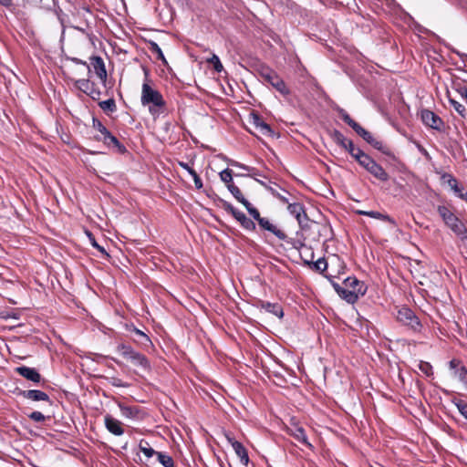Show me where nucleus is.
<instances>
[{"mask_svg":"<svg viewBox=\"0 0 467 467\" xmlns=\"http://www.w3.org/2000/svg\"><path fill=\"white\" fill-rule=\"evenodd\" d=\"M144 82L141 87L140 102L143 106H149L151 115L160 114L166 107L161 93L150 86V70L143 67Z\"/></svg>","mask_w":467,"mask_h":467,"instance_id":"obj_1","label":"nucleus"},{"mask_svg":"<svg viewBox=\"0 0 467 467\" xmlns=\"http://www.w3.org/2000/svg\"><path fill=\"white\" fill-rule=\"evenodd\" d=\"M116 351L133 366L143 371H150L151 366L149 358L144 354L136 351L130 345L119 343L116 347Z\"/></svg>","mask_w":467,"mask_h":467,"instance_id":"obj_2","label":"nucleus"},{"mask_svg":"<svg viewBox=\"0 0 467 467\" xmlns=\"http://www.w3.org/2000/svg\"><path fill=\"white\" fill-rule=\"evenodd\" d=\"M437 212L444 223L456 234L462 241H467V228L465 224L445 205H439Z\"/></svg>","mask_w":467,"mask_h":467,"instance_id":"obj_3","label":"nucleus"},{"mask_svg":"<svg viewBox=\"0 0 467 467\" xmlns=\"http://www.w3.org/2000/svg\"><path fill=\"white\" fill-rule=\"evenodd\" d=\"M258 74L265 83L271 85L278 92L284 96L290 94L289 88L286 87L283 78L273 69L266 66H261Z\"/></svg>","mask_w":467,"mask_h":467,"instance_id":"obj_4","label":"nucleus"},{"mask_svg":"<svg viewBox=\"0 0 467 467\" xmlns=\"http://www.w3.org/2000/svg\"><path fill=\"white\" fill-rule=\"evenodd\" d=\"M397 320L414 332H420L421 330L422 325L419 317L409 307H401L398 310Z\"/></svg>","mask_w":467,"mask_h":467,"instance_id":"obj_5","label":"nucleus"},{"mask_svg":"<svg viewBox=\"0 0 467 467\" xmlns=\"http://www.w3.org/2000/svg\"><path fill=\"white\" fill-rule=\"evenodd\" d=\"M223 208L229 213H231L236 221L240 223L243 228L248 231L255 230V223L253 220L248 218L243 212L235 209L230 202L221 200Z\"/></svg>","mask_w":467,"mask_h":467,"instance_id":"obj_6","label":"nucleus"},{"mask_svg":"<svg viewBox=\"0 0 467 467\" xmlns=\"http://www.w3.org/2000/svg\"><path fill=\"white\" fill-rule=\"evenodd\" d=\"M358 136H360L366 142H368L369 145H371L374 149L379 150L383 154L394 158V155L390 149L384 145V143L376 139L369 131L365 130L363 127L359 130V131L357 133Z\"/></svg>","mask_w":467,"mask_h":467,"instance_id":"obj_7","label":"nucleus"},{"mask_svg":"<svg viewBox=\"0 0 467 467\" xmlns=\"http://www.w3.org/2000/svg\"><path fill=\"white\" fill-rule=\"evenodd\" d=\"M75 86L79 90L89 96L93 100H99L100 99L101 91L97 85L88 78L76 80Z\"/></svg>","mask_w":467,"mask_h":467,"instance_id":"obj_8","label":"nucleus"},{"mask_svg":"<svg viewBox=\"0 0 467 467\" xmlns=\"http://www.w3.org/2000/svg\"><path fill=\"white\" fill-rule=\"evenodd\" d=\"M441 180L442 183L447 184L451 188L457 197L467 202V192H464L463 186L459 184L458 180L452 174L444 172Z\"/></svg>","mask_w":467,"mask_h":467,"instance_id":"obj_9","label":"nucleus"},{"mask_svg":"<svg viewBox=\"0 0 467 467\" xmlns=\"http://www.w3.org/2000/svg\"><path fill=\"white\" fill-rule=\"evenodd\" d=\"M118 407L119 408L121 415L127 419L141 420L146 416L144 410L137 405L130 406L122 402H118Z\"/></svg>","mask_w":467,"mask_h":467,"instance_id":"obj_10","label":"nucleus"},{"mask_svg":"<svg viewBox=\"0 0 467 467\" xmlns=\"http://www.w3.org/2000/svg\"><path fill=\"white\" fill-rule=\"evenodd\" d=\"M334 289L342 299L349 304L356 303L360 296L365 295L364 289L357 288V290H350L346 286L342 287L339 284H334Z\"/></svg>","mask_w":467,"mask_h":467,"instance_id":"obj_11","label":"nucleus"},{"mask_svg":"<svg viewBox=\"0 0 467 467\" xmlns=\"http://www.w3.org/2000/svg\"><path fill=\"white\" fill-rule=\"evenodd\" d=\"M421 120L426 126L438 131H441L444 129L443 120L430 109H423L421 111Z\"/></svg>","mask_w":467,"mask_h":467,"instance_id":"obj_12","label":"nucleus"},{"mask_svg":"<svg viewBox=\"0 0 467 467\" xmlns=\"http://www.w3.org/2000/svg\"><path fill=\"white\" fill-rule=\"evenodd\" d=\"M363 168L380 182H387L389 178L383 167L371 157L368 158Z\"/></svg>","mask_w":467,"mask_h":467,"instance_id":"obj_13","label":"nucleus"},{"mask_svg":"<svg viewBox=\"0 0 467 467\" xmlns=\"http://www.w3.org/2000/svg\"><path fill=\"white\" fill-rule=\"evenodd\" d=\"M17 394L24 399L33 401H45L49 405L53 404L50 397L46 392L39 389L19 390Z\"/></svg>","mask_w":467,"mask_h":467,"instance_id":"obj_14","label":"nucleus"},{"mask_svg":"<svg viewBox=\"0 0 467 467\" xmlns=\"http://www.w3.org/2000/svg\"><path fill=\"white\" fill-rule=\"evenodd\" d=\"M249 117L250 122L262 135L269 137L274 135V130H272L270 125L265 122L259 114L252 112Z\"/></svg>","mask_w":467,"mask_h":467,"instance_id":"obj_15","label":"nucleus"},{"mask_svg":"<svg viewBox=\"0 0 467 467\" xmlns=\"http://www.w3.org/2000/svg\"><path fill=\"white\" fill-rule=\"evenodd\" d=\"M15 371L18 375H20L23 378H25L26 379H27L29 381H32V382H34L36 384L40 383L42 381V379H43V378L40 375V373L35 368H30V367H26V366H20V367H16L15 368Z\"/></svg>","mask_w":467,"mask_h":467,"instance_id":"obj_16","label":"nucleus"},{"mask_svg":"<svg viewBox=\"0 0 467 467\" xmlns=\"http://www.w3.org/2000/svg\"><path fill=\"white\" fill-rule=\"evenodd\" d=\"M289 435L293 436L297 441L305 444L308 448H312V444L308 441L305 429L298 423L293 422L290 427L287 428Z\"/></svg>","mask_w":467,"mask_h":467,"instance_id":"obj_17","label":"nucleus"},{"mask_svg":"<svg viewBox=\"0 0 467 467\" xmlns=\"http://www.w3.org/2000/svg\"><path fill=\"white\" fill-rule=\"evenodd\" d=\"M256 307L260 310H265L267 313H270L278 318H282L284 317V310L280 304L278 303H270L268 301L257 300L255 304Z\"/></svg>","mask_w":467,"mask_h":467,"instance_id":"obj_18","label":"nucleus"},{"mask_svg":"<svg viewBox=\"0 0 467 467\" xmlns=\"http://www.w3.org/2000/svg\"><path fill=\"white\" fill-rule=\"evenodd\" d=\"M95 139L98 141H102L109 148H116L119 153H125L127 151L126 147L109 130L102 137L96 136Z\"/></svg>","mask_w":467,"mask_h":467,"instance_id":"obj_19","label":"nucleus"},{"mask_svg":"<svg viewBox=\"0 0 467 467\" xmlns=\"http://www.w3.org/2000/svg\"><path fill=\"white\" fill-rule=\"evenodd\" d=\"M90 65L93 67L95 74L99 78L104 86L107 83V70L102 57L93 56L90 57Z\"/></svg>","mask_w":467,"mask_h":467,"instance_id":"obj_20","label":"nucleus"},{"mask_svg":"<svg viewBox=\"0 0 467 467\" xmlns=\"http://www.w3.org/2000/svg\"><path fill=\"white\" fill-rule=\"evenodd\" d=\"M258 224L261 229L270 232L271 234L275 235L279 240L287 242L288 238L285 232L279 229L276 225L270 223V221L267 218L262 217L259 220Z\"/></svg>","mask_w":467,"mask_h":467,"instance_id":"obj_21","label":"nucleus"},{"mask_svg":"<svg viewBox=\"0 0 467 467\" xmlns=\"http://www.w3.org/2000/svg\"><path fill=\"white\" fill-rule=\"evenodd\" d=\"M104 423L106 429L115 436H120L124 433L122 423L112 417L110 414H107L104 417Z\"/></svg>","mask_w":467,"mask_h":467,"instance_id":"obj_22","label":"nucleus"},{"mask_svg":"<svg viewBox=\"0 0 467 467\" xmlns=\"http://www.w3.org/2000/svg\"><path fill=\"white\" fill-rule=\"evenodd\" d=\"M287 210L288 212L294 215L298 222L299 225H301L304 220H307V214L305 210V206L300 202H288Z\"/></svg>","mask_w":467,"mask_h":467,"instance_id":"obj_23","label":"nucleus"},{"mask_svg":"<svg viewBox=\"0 0 467 467\" xmlns=\"http://www.w3.org/2000/svg\"><path fill=\"white\" fill-rule=\"evenodd\" d=\"M300 258L303 260L304 264L309 265L312 270L316 272L323 274L327 268V263L325 258H319L316 262H313L314 253H310V259H305L302 253H300Z\"/></svg>","mask_w":467,"mask_h":467,"instance_id":"obj_24","label":"nucleus"},{"mask_svg":"<svg viewBox=\"0 0 467 467\" xmlns=\"http://www.w3.org/2000/svg\"><path fill=\"white\" fill-rule=\"evenodd\" d=\"M128 330L133 332L138 337V339H135V342L140 346L143 348H149L152 345L149 336L140 329L137 328L134 325L131 324L130 327H128Z\"/></svg>","mask_w":467,"mask_h":467,"instance_id":"obj_25","label":"nucleus"},{"mask_svg":"<svg viewBox=\"0 0 467 467\" xmlns=\"http://www.w3.org/2000/svg\"><path fill=\"white\" fill-rule=\"evenodd\" d=\"M356 213L359 215L368 216L378 220H382L384 222H388L393 224L395 223V221L390 216H389L388 214H383L379 212L357 210Z\"/></svg>","mask_w":467,"mask_h":467,"instance_id":"obj_26","label":"nucleus"},{"mask_svg":"<svg viewBox=\"0 0 467 467\" xmlns=\"http://www.w3.org/2000/svg\"><path fill=\"white\" fill-rule=\"evenodd\" d=\"M233 449L238 456L240 462L246 466L249 462V456L244 446L240 441L234 442Z\"/></svg>","mask_w":467,"mask_h":467,"instance_id":"obj_27","label":"nucleus"},{"mask_svg":"<svg viewBox=\"0 0 467 467\" xmlns=\"http://www.w3.org/2000/svg\"><path fill=\"white\" fill-rule=\"evenodd\" d=\"M344 285L350 290H357V288H360V290L364 289L365 293L367 292V285L360 282L356 276H348L343 281Z\"/></svg>","mask_w":467,"mask_h":467,"instance_id":"obj_28","label":"nucleus"},{"mask_svg":"<svg viewBox=\"0 0 467 467\" xmlns=\"http://www.w3.org/2000/svg\"><path fill=\"white\" fill-rule=\"evenodd\" d=\"M338 114L342 120L351 127L356 133L362 128V126L355 121L345 109H338Z\"/></svg>","mask_w":467,"mask_h":467,"instance_id":"obj_29","label":"nucleus"},{"mask_svg":"<svg viewBox=\"0 0 467 467\" xmlns=\"http://www.w3.org/2000/svg\"><path fill=\"white\" fill-rule=\"evenodd\" d=\"M227 189L233 194V196L241 202L244 206H248L249 202L244 197L240 189L234 184H228Z\"/></svg>","mask_w":467,"mask_h":467,"instance_id":"obj_30","label":"nucleus"},{"mask_svg":"<svg viewBox=\"0 0 467 467\" xmlns=\"http://www.w3.org/2000/svg\"><path fill=\"white\" fill-rule=\"evenodd\" d=\"M140 451L146 456L148 460L152 458L153 456H156L158 451H156L154 449H152L149 442L141 440L139 444Z\"/></svg>","mask_w":467,"mask_h":467,"instance_id":"obj_31","label":"nucleus"},{"mask_svg":"<svg viewBox=\"0 0 467 467\" xmlns=\"http://www.w3.org/2000/svg\"><path fill=\"white\" fill-rule=\"evenodd\" d=\"M149 50L156 55V58L157 59H160L162 61L163 64H167V61H166V58L162 53V50L161 48L160 47V46L154 42V41H150L149 42Z\"/></svg>","mask_w":467,"mask_h":467,"instance_id":"obj_32","label":"nucleus"},{"mask_svg":"<svg viewBox=\"0 0 467 467\" xmlns=\"http://www.w3.org/2000/svg\"><path fill=\"white\" fill-rule=\"evenodd\" d=\"M351 157L355 159L361 167H364L370 156L365 153L361 149L358 148L351 154Z\"/></svg>","mask_w":467,"mask_h":467,"instance_id":"obj_33","label":"nucleus"},{"mask_svg":"<svg viewBox=\"0 0 467 467\" xmlns=\"http://www.w3.org/2000/svg\"><path fill=\"white\" fill-rule=\"evenodd\" d=\"M99 106L105 112L113 113L117 110L116 102L113 98L99 102Z\"/></svg>","mask_w":467,"mask_h":467,"instance_id":"obj_34","label":"nucleus"},{"mask_svg":"<svg viewBox=\"0 0 467 467\" xmlns=\"http://www.w3.org/2000/svg\"><path fill=\"white\" fill-rule=\"evenodd\" d=\"M157 461L163 466V467H173L174 465V461L173 459L164 453V452H161V451H158L157 453Z\"/></svg>","mask_w":467,"mask_h":467,"instance_id":"obj_35","label":"nucleus"},{"mask_svg":"<svg viewBox=\"0 0 467 467\" xmlns=\"http://www.w3.org/2000/svg\"><path fill=\"white\" fill-rule=\"evenodd\" d=\"M453 376L457 378L467 389V368L465 366H461L453 372Z\"/></svg>","mask_w":467,"mask_h":467,"instance_id":"obj_36","label":"nucleus"},{"mask_svg":"<svg viewBox=\"0 0 467 467\" xmlns=\"http://www.w3.org/2000/svg\"><path fill=\"white\" fill-rule=\"evenodd\" d=\"M451 402L457 407L460 413L467 420V402L456 398H453Z\"/></svg>","mask_w":467,"mask_h":467,"instance_id":"obj_37","label":"nucleus"},{"mask_svg":"<svg viewBox=\"0 0 467 467\" xmlns=\"http://www.w3.org/2000/svg\"><path fill=\"white\" fill-rule=\"evenodd\" d=\"M449 102L459 115H461L462 118H465L467 111L462 104L451 98H449Z\"/></svg>","mask_w":467,"mask_h":467,"instance_id":"obj_38","label":"nucleus"},{"mask_svg":"<svg viewBox=\"0 0 467 467\" xmlns=\"http://www.w3.org/2000/svg\"><path fill=\"white\" fill-rule=\"evenodd\" d=\"M282 192L284 193H281L279 192H277L275 189L270 187L269 188V191L271 192V193L276 197L280 202H282L283 203H288L289 202V199L287 198L286 194H289V192L287 191H285V189H281Z\"/></svg>","mask_w":467,"mask_h":467,"instance_id":"obj_39","label":"nucleus"},{"mask_svg":"<svg viewBox=\"0 0 467 467\" xmlns=\"http://www.w3.org/2000/svg\"><path fill=\"white\" fill-rule=\"evenodd\" d=\"M418 368L427 377L433 376L432 366L431 365V363L426 361H420L418 365Z\"/></svg>","mask_w":467,"mask_h":467,"instance_id":"obj_40","label":"nucleus"},{"mask_svg":"<svg viewBox=\"0 0 467 467\" xmlns=\"http://www.w3.org/2000/svg\"><path fill=\"white\" fill-rule=\"evenodd\" d=\"M220 179L225 182L227 185L228 184H233V171L226 168L224 169L223 171H222L220 172Z\"/></svg>","mask_w":467,"mask_h":467,"instance_id":"obj_41","label":"nucleus"},{"mask_svg":"<svg viewBox=\"0 0 467 467\" xmlns=\"http://www.w3.org/2000/svg\"><path fill=\"white\" fill-rule=\"evenodd\" d=\"M92 127L100 133V137L109 131V130L102 124V122L95 117L92 119Z\"/></svg>","mask_w":467,"mask_h":467,"instance_id":"obj_42","label":"nucleus"},{"mask_svg":"<svg viewBox=\"0 0 467 467\" xmlns=\"http://www.w3.org/2000/svg\"><path fill=\"white\" fill-rule=\"evenodd\" d=\"M328 134L337 145H338L346 138L341 131L336 129L329 130Z\"/></svg>","mask_w":467,"mask_h":467,"instance_id":"obj_43","label":"nucleus"},{"mask_svg":"<svg viewBox=\"0 0 467 467\" xmlns=\"http://www.w3.org/2000/svg\"><path fill=\"white\" fill-rule=\"evenodd\" d=\"M208 62L213 65L214 70L216 72H222L223 70V67L220 61V58L216 55H213V57L208 59Z\"/></svg>","mask_w":467,"mask_h":467,"instance_id":"obj_44","label":"nucleus"},{"mask_svg":"<svg viewBox=\"0 0 467 467\" xmlns=\"http://www.w3.org/2000/svg\"><path fill=\"white\" fill-rule=\"evenodd\" d=\"M287 243L288 244H291L296 249H299V248H305V250L308 253V254H305L303 252H301L304 255V258L305 259H310V251H309V248L306 247L303 243L299 242V241H292V240H287Z\"/></svg>","mask_w":467,"mask_h":467,"instance_id":"obj_45","label":"nucleus"},{"mask_svg":"<svg viewBox=\"0 0 467 467\" xmlns=\"http://www.w3.org/2000/svg\"><path fill=\"white\" fill-rule=\"evenodd\" d=\"M88 235L89 237L90 243L94 248H96L98 251H99L102 254H105L106 256H109V254L106 252L103 246L99 245L96 239L94 238L93 234L91 233H88Z\"/></svg>","mask_w":467,"mask_h":467,"instance_id":"obj_46","label":"nucleus"},{"mask_svg":"<svg viewBox=\"0 0 467 467\" xmlns=\"http://www.w3.org/2000/svg\"><path fill=\"white\" fill-rule=\"evenodd\" d=\"M28 418L36 422H44L46 420L44 414L37 410L31 412Z\"/></svg>","mask_w":467,"mask_h":467,"instance_id":"obj_47","label":"nucleus"},{"mask_svg":"<svg viewBox=\"0 0 467 467\" xmlns=\"http://www.w3.org/2000/svg\"><path fill=\"white\" fill-rule=\"evenodd\" d=\"M248 212V213L255 220L257 221V223L259 222V220L262 218L261 215H260V213L259 211L254 208V206H252V204L249 202V205L248 206H244Z\"/></svg>","mask_w":467,"mask_h":467,"instance_id":"obj_48","label":"nucleus"},{"mask_svg":"<svg viewBox=\"0 0 467 467\" xmlns=\"http://www.w3.org/2000/svg\"><path fill=\"white\" fill-rule=\"evenodd\" d=\"M109 384L118 388H128L130 385L126 382H123L120 379L116 377H111L109 379Z\"/></svg>","mask_w":467,"mask_h":467,"instance_id":"obj_49","label":"nucleus"},{"mask_svg":"<svg viewBox=\"0 0 467 467\" xmlns=\"http://www.w3.org/2000/svg\"><path fill=\"white\" fill-rule=\"evenodd\" d=\"M229 163L232 166L241 168V169H243V170H244L246 171H249V172L252 171H255V168L247 166V165L243 164V163H240V162H238L236 161H230Z\"/></svg>","mask_w":467,"mask_h":467,"instance_id":"obj_50","label":"nucleus"},{"mask_svg":"<svg viewBox=\"0 0 467 467\" xmlns=\"http://www.w3.org/2000/svg\"><path fill=\"white\" fill-rule=\"evenodd\" d=\"M462 365V361L460 359H457V358H452L450 362H449V367L454 372L457 368H459Z\"/></svg>","mask_w":467,"mask_h":467,"instance_id":"obj_51","label":"nucleus"},{"mask_svg":"<svg viewBox=\"0 0 467 467\" xmlns=\"http://www.w3.org/2000/svg\"><path fill=\"white\" fill-rule=\"evenodd\" d=\"M71 61H73V62H74V63H76V64L83 65L84 67H87V69H88V74H90V72H91V67H90V66H89L86 61H83V60H81V59H79V58H77V57H72V58H71Z\"/></svg>","mask_w":467,"mask_h":467,"instance_id":"obj_52","label":"nucleus"},{"mask_svg":"<svg viewBox=\"0 0 467 467\" xmlns=\"http://www.w3.org/2000/svg\"><path fill=\"white\" fill-rule=\"evenodd\" d=\"M358 148L355 147L353 141L350 140L348 144L346 145V148L344 150L348 151L350 155L357 150Z\"/></svg>","mask_w":467,"mask_h":467,"instance_id":"obj_53","label":"nucleus"},{"mask_svg":"<svg viewBox=\"0 0 467 467\" xmlns=\"http://www.w3.org/2000/svg\"><path fill=\"white\" fill-rule=\"evenodd\" d=\"M457 91L467 102V87L466 86L459 87L457 88Z\"/></svg>","mask_w":467,"mask_h":467,"instance_id":"obj_54","label":"nucleus"},{"mask_svg":"<svg viewBox=\"0 0 467 467\" xmlns=\"http://www.w3.org/2000/svg\"><path fill=\"white\" fill-rule=\"evenodd\" d=\"M225 438L227 441L232 445V447L234 446V442H238V441H236L234 435L230 432L225 433Z\"/></svg>","mask_w":467,"mask_h":467,"instance_id":"obj_55","label":"nucleus"},{"mask_svg":"<svg viewBox=\"0 0 467 467\" xmlns=\"http://www.w3.org/2000/svg\"><path fill=\"white\" fill-rule=\"evenodd\" d=\"M178 164L179 166H181L182 169H184L185 171H187L189 173H190V171H192L193 169L192 167H190V165L184 161H178Z\"/></svg>","mask_w":467,"mask_h":467,"instance_id":"obj_56","label":"nucleus"},{"mask_svg":"<svg viewBox=\"0 0 467 467\" xmlns=\"http://www.w3.org/2000/svg\"><path fill=\"white\" fill-rule=\"evenodd\" d=\"M194 185H195V188L198 190L202 188L203 184H202V181L200 177L197 178L196 180H194Z\"/></svg>","mask_w":467,"mask_h":467,"instance_id":"obj_57","label":"nucleus"},{"mask_svg":"<svg viewBox=\"0 0 467 467\" xmlns=\"http://www.w3.org/2000/svg\"><path fill=\"white\" fill-rule=\"evenodd\" d=\"M417 148L421 154H423L424 156H429V152L423 146L418 143Z\"/></svg>","mask_w":467,"mask_h":467,"instance_id":"obj_58","label":"nucleus"},{"mask_svg":"<svg viewBox=\"0 0 467 467\" xmlns=\"http://www.w3.org/2000/svg\"><path fill=\"white\" fill-rule=\"evenodd\" d=\"M12 0H0V5L5 6V7H9L12 5Z\"/></svg>","mask_w":467,"mask_h":467,"instance_id":"obj_59","label":"nucleus"},{"mask_svg":"<svg viewBox=\"0 0 467 467\" xmlns=\"http://www.w3.org/2000/svg\"><path fill=\"white\" fill-rule=\"evenodd\" d=\"M350 140L345 138L339 144L338 146L342 149L346 148V145L348 144V142Z\"/></svg>","mask_w":467,"mask_h":467,"instance_id":"obj_60","label":"nucleus"},{"mask_svg":"<svg viewBox=\"0 0 467 467\" xmlns=\"http://www.w3.org/2000/svg\"><path fill=\"white\" fill-rule=\"evenodd\" d=\"M189 174L192 177L193 181L200 177L194 170L190 171Z\"/></svg>","mask_w":467,"mask_h":467,"instance_id":"obj_61","label":"nucleus"},{"mask_svg":"<svg viewBox=\"0 0 467 467\" xmlns=\"http://www.w3.org/2000/svg\"><path fill=\"white\" fill-rule=\"evenodd\" d=\"M456 54L463 60H467V54L460 53L459 51L456 52Z\"/></svg>","mask_w":467,"mask_h":467,"instance_id":"obj_62","label":"nucleus"},{"mask_svg":"<svg viewBox=\"0 0 467 467\" xmlns=\"http://www.w3.org/2000/svg\"><path fill=\"white\" fill-rule=\"evenodd\" d=\"M330 282V284L332 285V286L334 287V284H337V282L334 281L333 279V276L332 275H325Z\"/></svg>","mask_w":467,"mask_h":467,"instance_id":"obj_63","label":"nucleus"},{"mask_svg":"<svg viewBox=\"0 0 467 467\" xmlns=\"http://www.w3.org/2000/svg\"><path fill=\"white\" fill-rule=\"evenodd\" d=\"M251 172H254V175L262 176V174L259 172L258 170L255 169V171H252Z\"/></svg>","mask_w":467,"mask_h":467,"instance_id":"obj_64","label":"nucleus"}]
</instances>
